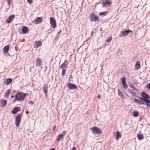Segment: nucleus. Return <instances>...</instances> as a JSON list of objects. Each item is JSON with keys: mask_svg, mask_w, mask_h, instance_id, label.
I'll return each instance as SVG.
<instances>
[{"mask_svg": "<svg viewBox=\"0 0 150 150\" xmlns=\"http://www.w3.org/2000/svg\"><path fill=\"white\" fill-rule=\"evenodd\" d=\"M28 95L27 93H24L22 92H18L16 95L15 98L13 101V102H14L17 101H23L25 98L26 96Z\"/></svg>", "mask_w": 150, "mask_h": 150, "instance_id": "f257e3e1", "label": "nucleus"}, {"mask_svg": "<svg viewBox=\"0 0 150 150\" xmlns=\"http://www.w3.org/2000/svg\"><path fill=\"white\" fill-rule=\"evenodd\" d=\"M90 20L91 21L96 22L99 20L98 17L93 12H92L88 17Z\"/></svg>", "mask_w": 150, "mask_h": 150, "instance_id": "f03ea898", "label": "nucleus"}, {"mask_svg": "<svg viewBox=\"0 0 150 150\" xmlns=\"http://www.w3.org/2000/svg\"><path fill=\"white\" fill-rule=\"evenodd\" d=\"M15 125L17 127L19 126L20 123L21 121V114L18 115L15 118Z\"/></svg>", "mask_w": 150, "mask_h": 150, "instance_id": "7ed1b4c3", "label": "nucleus"}, {"mask_svg": "<svg viewBox=\"0 0 150 150\" xmlns=\"http://www.w3.org/2000/svg\"><path fill=\"white\" fill-rule=\"evenodd\" d=\"M92 132L94 134H100L102 133L101 130L99 128L97 127H92L91 128Z\"/></svg>", "mask_w": 150, "mask_h": 150, "instance_id": "20e7f679", "label": "nucleus"}, {"mask_svg": "<svg viewBox=\"0 0 150 150\" xmlns=\"http://www.w3.org/2000/svg\"><path fill=\"white\" fill-rule=\"evenodd\" d=\"M50 23L53 28H55L56 27V21L52 17L50 18Z\"/></svg>", "mask_w": 150, "mask_h": 150, "instance_id": "39448f33", "label": "nucleus"}, {"mask_svg": "<svg viewBox=\"0 0 150 150\" xmlns=\"http://www.w3.org/2000/svg\"><path fill=\"white\" fill-rule=\"evenodd\" d=\"M142 97H144L145 98L147 99L148 102L150 103V96L147 94L144 91H143L141 93Z\"/></svg>", "mask_w": 150, "mask_h": 150, "instance_id": "423d86ee", "label": "nucleus"}, {"mask_svg": "<svg viewBox=\"0 0 150 150\" xmlns=\"http://www.w3.org/2000/svg\"><path fill=\"white\" fill-rule=\"evenodd\" d=\"M111 4L112 2L110 0H106L104 2L102 3L103 7H104L106 6L110 7Z\"/></svg>", "mask_w": 150, "mask_h": 150, "instance_id": "0eeeda50", "label": "nucleus"}, {"mask_svg": "<svg viewBox=\"0 0 150 150\" xmlns=\"http://www.w3.org/2000/svg\"><path fill=\"white\" fill-rule=\"evenodd\" d=\"M139 98L143 103H144H144H145L146 104V106L150 107V105L149 104V103L148 102L147 99L145 98L144 97H139Z\"/></svg>", "mask_w": 150, "mask_h": 150, "instance_id": "6e6552de", "label": "nucleus"}, {"mask_svg": "<svg viewBox=\"0 0 150 150\" xmlns=\"http://www.w3.org/2000/svg\"><path fill=\"white\" fill-rule=\"evenodd\" d=\"M67 86H68L69 89L71 90L76 89L77 88V86L76 85L71 83H67Z\"/></svg>", "mask_w": 150, "mask_h": 150, "instance_id": "1a4fd4ad", "label": "nucleus"}, {"mask_svg": "<svg viewBox=\"0 0 150 150\" xmlns=\"http://www.w3.org/2000/svg\"><path fill=\"white\" fill-rule=\"evenodd\" d=\"M122 80V83L123 87V88L125 89H127L128 87V86L126 84V78L124 76L121 79Z\"/></svg>", "mask_w": 150, "mask_h": 150, "instance_id": "9d476101", "label": "nucleus"}, {"mask_svg": "<svg viewBox=\"0 0 150 150\" xmlns=\"http://www.w3.org/2000/svg\"><path fill=\"white\" fill-rule=\"evenodd\" d=\"M36 66L39 67L42 64V60L39 58H37L35 60Z\"/></svg>", "mask_w": 150, "mask_h": 150, "instance_id": "9b49d317", "label": "nucleus"}, {"mask_svg": "<svg viewBox=\"0 0 150 150\" xmlns=\"http://www.w3.org/2000/svg\"><path fill=\"white\" fill-rule=\"evenodd\" d=\"M21 110V108L20 107H17L14 108L11 111V113L13 114H16L17 113V112L19 111H20Z\"/></svg>", "mask_w": 150, "mask_h": 150, "instance_id": "f8f14e48", "label": "nucleus"}, {"mask_svg": "<svg viewBox=\"0 0 150 150\" xmlns=\"http://www.w3.org/2000/svg\"><path fill=\"white\" fill-rule=\"evenodd\" d=\"M68 64V62L67 60H65L64 62L61 65L60 68L61 69L67 68Z\"/></svg>", "mask_w": 150, "mask_h": 150, "instance_id": "ddd939ff", "label": "nucleus"}, {"mask_svg": "<svg viewBox=\"0 0 150 150\" xmlns=\"http://www.w3.org/2000/svg\"><path fill=\"white\" fill-rule=\"evenodd\" d=\"M66 133V131H64L62 132V133L59 135L56 139V140L58 141H59L64 136H65Z\"/></svg>", "mask_w": 150, "mask_h": 150, "instance_id": "4468645a", "label": "nucleus"}, {"mask_svg": "<svg viewBox=\"0 0 150 150\" xmlns=\"http://www.w3.org/2000/svg\"><path fill=\"white\" fill-rule=\"evenodd\" d=\"M15 17L14 15L10 16L6 19V22L8 23H10L13 20Z\"/></svg>", "mask_w": 150, "mask_h": 150, "instance_id": "2eb2a0df", "label": "nucleus"}, {"mask_svg": "<svg viewBox=\"0 0 150 150\" xmlns=\"http://www.w3.org/2000/svg\"><path fill=\"white\" fill-rule=\"evenodd\" d=\"M42 18L40 17H38L34 21V22H35V24H38L41 23L42 21Z\"/></svg>", "mask_w": 150, "mask_h": 150, "instance_id": "dca6fc26", "label": "nucleus"}, {"mask_svg": "<svg viewBox=\"0 0 150 150\" xmlns=\"http://www.w3.org/2000/svg\"><path fill=\"white\" fill-rule=\"evenodd\" d=\"M12 81L13 80L12 79L9 78L4 81V83L6 85H8L12 82Z\"/></svg>", "mask_w": 150, "mask_h": 150, "instance_id": "f3484780", "label": "nucleus"}, {"mask_svg": "<svg viewBox=\"0 0 150 150\" xmlns=\"http://www.w3.org/2000/svg\"><path fill=\"white\" fill-rule=\"evenodd\" d=\"M9 45H8L5 46L3 49V53L5 54L8 53L9 49Z\"/></svg>", "mask_w": 150, "mask_h": 150, "instance_id": "a211bd4d", "label": "nucleus"}, {"mask_svg": "<svg viewBox=\"0 0 150 150\" xmlns=\"http://www.w3.org/2000/svg\"><path fill=\"white\" fill-rule=\"evenodd\" d=\"M42 44V42L40 41H35L34 44L35 48H38L39 46L41 45Z\"/></svg>", "mask_w": 150, "mask_h": 150, "instance_id": "6ab92c4d", "label": "nucleus"}, {"mask_svg": "<svg viewBox=\"0 0 150 150\" xmlns=\"http://www.w3.org/2000/svg\"><path fill=\"white\" fill-rule=\"evenodd\" d=\"M44 92L45 93L47 94L48 92V86L47 84H44V86L43 87Z\"/></svg>", "mask_w": 150, "mask_h": 150, "instance_id": "aec40b11", "label": "nucleus"}, {"mask_svg": "<svg viewBox=\"0 0 150 150\" xmlns=\"http://www.w3.org/2000/svg\"><path fill=\"white\" fill-rule=\"evenodd\" d=\"M0 103H1V106L2 107H4L6 106L7 104V101L6 100H3L1 101Z\"/></svg>", "mask_w": 150, "mask_h": 150, "instance_id": "412c9836", "label": "nucleus"}, {"mask_svg": "<svg viewBox=\"0 0 150 150\" xmlns=\"http://www.w3.org/2000/svg\"><path fill=\"white\" fill-rule=\"evenodd\" d=\"M121 33L122 35H120V36L122 37V36H126L128 35V32L125 30H122L121 31Z\"/></svg>", "mask_w": 150, "mask_h": 150, "instance_id": "4be33fe9", "label": "nucleus"}, {"mask_svg": "<svg viewBox=\"0 0 150 150\" xmlns=\"http://www.w3.org/2000/svg\"><path fill=\"white\" fill-rule=\"evenodd\" d=\"M28 28L27 26H24L22 28V31L23 34H26L28 30Z\"/></svg>", "mask_w": 150, "mask_h": 150, "instance_id": "5701e85b", "label": "nucleus"}, {"mask_svg": "<svg viewBox=\"0 0 150 150\" xmlns=\"http://www.w3.org/2000/svg\"><path fill=\"white\" fill-rule=\"evenodd\" d=\"M140 67V62L139 61H137L136 62L135 66V69H139Z\"/></svg>", "mask_w": 150, "mask_h": 150, "instance_id": "b1692460", "label": "nucleus"}, {"mask_svg": "<svg viewBox=\"0 0 150 150\" xmlns=\"http://www.w3.org/2000/svg\"><path fill=\"white\" fill-rule=\"evenodd\" d=\"M134 102L135 103H137L139 104V105H142L144 104V103H143L139 99H137L136 98L134 99Z\"/></svg>", "mask_w": 150, "mask_h": 150, "instance_id": "393cba45", "label": "nucleus"}, {"mask_svg": "<svg viewBox=\"0 0 150 150\" xmlns=\"http://www.w3.org/2000/svg\"><path fill=\"white\" fill-rule=\"evenodd\" d=\"M137 136L138 139L139 140H142L144 138V136L142 134H138Z\"/></svg>", "mask_w": 150, "mask_h": 150, "instance_id": "a878e982", "label": "nucleus"}, {"mask_svg": "<svg viewBox=\"0 0 150 150\" xmlns=\"http://www.w3.org/2000/svg\"><path fill=\"white\" fill-rule=\"evenodd\" d=\"M121 137L120 133L119 131H117L116 134L115 139L117 140H118L119 137Z\"/></svg>", "mask_w": 150, "mask_h": 150, "instance_id": "bb28decb", "label": "nucleus"}, {"mask_svg": "<svg viewBox=\"0 0 150 150\" xmlns=\"http://www.w3.org/2000/svg\"><path fill=\"white\" fill-rule=\"evenodd\" d=\"M11 91V90L10 89H8L7 91L5 93V96H8L10 94Z\"/></svg>", "mask_w": 150, "mask_h": 150, "instance_id": "cd10ccee", "label": "nucleus"}, {"mask_svg": "<svg viewBox=\"0 0 150 150\" xmlns=\"http://www.w3.org/2000/svg\"><path fill=\"white\" fill-rule=\"evenodd\" d=\"M129 92L132 95V96H136L137 94L135 92H134L132 91H129Z\"/></svg>", "mask_w": 150, "mask_h": 150, "instance_id": "c85d7f7f", "label": "nucleus"}, {"mask_svg": "<svg viewBox=\"0 0 150 150\" xmlns=\"http://www.w3.org/2000/svg\"><path fill=\"white\" fill-rule=\"evenodd\" d=\"M133 115L134 117H137L139 115L138 112L137 111H135L133 112Z\"/></svg>", "mask_w": 150, "mask_h": 150, "instance_id": "c756f323", "label": "nucleus"}, {"mask_svg": "<svg viewBox=\"0 0 150 150\" xmlns=\"http://www.w3.org/2000/svg\"><path fill=\"white\" fill-rule=\"evenodd\" d=\"M108 13V11H105L104 12H101L100 13L99 15L100 16L105 15Z\"/></svg>", "mask_w": 150, "mask_h": 150, "instance_id": "7c9ffc66", "label": "nucleus"}, {"mask_svg": "<svg viewBox=\"0 0 150 150\" xmlns=\"http://www.w3.org/2000/svg\"><path fill=\"white\" fill-rule=\"evenodd\" d=\"M118 92L119 95L120 96L123 97V93L120 91L119 89H118Z\"/></svg>", "mask_w": 150, "mask_h": 150, "instance_id": "2f4dec72", "label": "nucleus"}, {"mask_svg": "<svg viewBox=\"0 0 150 150\" xmlns=\"http://www.w3.org/2000/svg\"><path fill=\"white\" fill-rule=\"evenodd\" d=\"M134 82L136 85H137L139 83L138 81L136 79H134Z\"/></svg>", "mask_w": 150, "mask_h": 150, "instance_id": "473e14b6", "label": "nucleus"}, {"mask_svg": "<svg viewBox=\"0 0 150 150\" xmlns=\"http://www.w3.org/2000/svg\"><path fill=\"white\" fill-rule=\"evenodd\" d=\"M62 69L63 70L62 71V76H64L65 75L66 70L65 69Z\"/></svg>", "mask_w": 150, "mask_h": 150, "instance_id": "72a5a7b5", "label": "nucleus"}, {"mask_svg": "<svg viewBox=\"0 0 150 150\" xmlns=\"http://www.w3.org/2000/svg\"><path fill=\"white\" fill-rule=\"evenodd\" d=\"M111 37H109L108 38H107L106 42H109L111 40Z\"/></svg>", "mask_w": 150, "mask_h": 150, "instance_id": "f704fd0d", "label": "nucleus"}, {"mask_svg": "<svg viewBox=\"0 0 150 150\" xmlns=\"http://www.w3.org/2000/svg\"><path fill=\"white\" fill-rule=\"evenodd\" d=\"M133 88V90L135 92H137V93H138V92H139V91L137 89V88H135L134 87V88Z\"/></svg>", "mask_w": 150, "mask_h": 150, "instance_id": "c9c22d12", "label": "nucleus"}, {"mask_svg": "<svg viewBox=\"0 0 150 150\" xmlns=\"http://www.w3.org/2000/svg\"><path fill=\"white\" fill-rule=\"evenodd\" d=\"M147 87L148 90H150V83L147 84Z\"/></svg>", "mask_w": 150, "mask_h": 150, "instance_id": "e433bc0d", "label": "nucleus"}, {"mask_svg": "<svg viewBox=\"0 0 150 150\" xmlns=\"http://www.w3.org/2000/svg\"><path fill=\"white\" fill-rule=\"evenodd\" d=\"M129 86V87L132 88H133L134 87L133 84H130Z\"/></svg>", "mask_w": 150, "mask_h": 150, "instance_id": "4c0bfd02", "label": "nucleus"}, {"mask_svg": "<svg viewBox=\"0 0 150 150\" xmlns=\"http://www.w3.org/2000/svg\"><path fill=\"white\" fill-rule=\"evenodd\" d=\"M27 1L28 3L31 4L33 2V0H27Z\"/></svg>", "mask_w": 150, "mask_h": 150, "instance_id": "58836bf2", "label": "nucleus"}, {"mask_svg": "<svg viewBox=\"0 0 150 150\" xmlns=\"http://www.w3.org/2000/svg\"><path fill=\"white\" fill-rule=\"evenodd\" d=\"M61 32H62V30L61 29L57 33V35L60 34V33H61Z\"/></svg>", "mask_w": 150, "mask_h": 150, "instance_id": "ea45409f", "label": "nucleus"}, {"mask_svg": "<svg viewBox=\"0 0 150 150\" xmlns=\"http://www.w3.org/2000/svg\"><path fill=\"white\" fill-rule=\"evenodd\" d=\"M7 3H8V4L9 6L10 5V1H9V0H8L7 1Z\"/></svg>", "mask_w": 150, "mask_h": 150, "instance_id": "a19ab883", "label": "nucleus"}, {"mask_svg": "<svg viewBox=\"0 0 150 150\" xmlns=\"http://www.w3.org/2000/svg\"><path fill=\"white\" fill-rule=\"evenodd\" d=\"M29 103L32 104H33L34 103V102L33 101H30Z\"/></svg>", "mask_w": 150, "mask_h": 150, "instance_id": "79ce46f5", "label": "nucleus"}, {"mask_svg": "<svg viewBox=\"0 0 150 150\" xmlns=\"http://www.w3.org/2000/svg\"><path fill=\"white\" fill-rule=\"evenodd\" d=\"M97 98H98L99 99L100 98H101V96L100 95H98V96H97Z\"/></svg>", "mask_w": 150, "mask_h": 150, "instance_id": "37998d69", "label": "nucleus"}, {"mask_svg": "<svg viewBox=\"0 0 150 150\" xmlns=\"http://www.w3.org/2000/svg\"><path fill=\"white\" fill-rule=\"evenodd\" d=\"M56 127L55 125L53 127V131H54L55 130V129L56 128Z\"/></svg>", "mask_w": 150, "mask_h": 150, "instance_id": "c03bdc74", "label": "nucleus"}, {"mask_svg": "<svg viewBox=\"0 0 150 150\" xmlns=\"http://www.w3.org/2000/svg\"><path fill=\"white\" fill-rule=\"evenodd\" d=\"M71 150H76V148L75 147H73Z\"/></svg>", "mask_w": 150, "mask_h": 150, "instance_id": "a18cd8bd", "label": "nucleus"}, {"mask_svg": "<svg viewBox=\"0 0 150 150\" xmlns=\"http://www.w3.org/2000/svg\"><path fill=\"white\" fill-rule=\"evenodd\" d=\"M93 31H91V36H92V35H93Z\"/></svg>", "mask_w": 150, "mask_h": 150, "instance_id": "49530a36", "label": "nucleus"}, {"mask_svg": "<svg viewBox=\"0 0 150 150\" xmlns=\"http://www.w3.org/2000/svg\"><path fill=\"white\" fill-rule=\"evenodd\" d=\"M120 97L123 99H125V97H124V96H123V97H122V96H120Z\"/></svg>", "mask_w": 150, "mask_h": 150, "instance_id": "de8ad7c7", "label": "nucleus"}, {"mask_svg": "<svg viewBox=\"0 0 150 150\" xmlns=\"http://www.w3.org/2000/svg\"><path fill=\"white\" fill-rule=\"evenodd\" d=\"M50 150H55V149H54V148H52V149H51Z\"/></svg>", "mask_w": 150, "mask_h": 150, "instance_id": "09e8293b", "label": "nucleus"}, {"mask_svg": "<svg viewBox=\"0 0 150 150\" xmlns=\"http://www.w3.org/2000/svg\"><path fill=\"white\" fill-rule=\"evenodd\" d=\"M128 91H131V89H128Z\"/></svg>", "mask_w": 150, "mask_h": 150, "instance_id": "8fccbe9b", "label": "nucleus"}, {"mask_svg": "<svg viewBox=\"0 0 150 150\" xmlns=\"http://www.w3.org/2000/svg\"><path fill=\"white\" fill-rule=\"evenodd\" d=\"M102 30V28H101L100 29V31H101V30Z\"/></svg>", "mask_w": 150, "mask_h": 150, "instance_id": "3c124183", "label": "nucleus"}, {"mask_svg": "<svg viewBox=\"0 0 150 150\" xmlns=\"http://www.w3.org/2000/svg\"><path fill=\"white\" fill-rule=\"evenodd\" d=\"M45 96H46V97H47V94H46V95Z\"/></svg>", "mask_w": 150, "mask_h": 150, "instance_id": "603ef678", "label": "nucleus"}]
</instances>
